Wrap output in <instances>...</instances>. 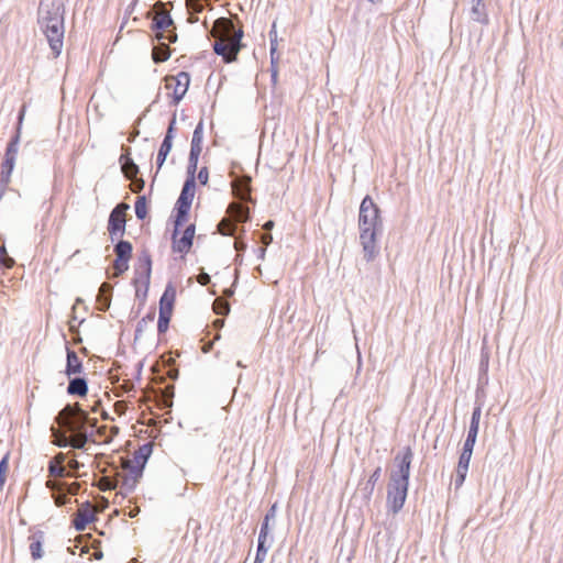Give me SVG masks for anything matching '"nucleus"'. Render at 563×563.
<instances>
[{"label": "nucleus", "instance_id": "2eb2a0df", "mask_svg": "<svg viewBox=\"0 0 563 563\" xmlns=\"http://www.w3.org/2000/svg\"><path fill=\"white\" fill-rule=\"evenodd\" d=\"M82 506L86 510L75 514L71 519V527L76 531H84L91 522L97 520L96 514L89 509L90 503L86 500Z\"/></svg>", "mask_w": 563, "mask_h": 563}, {"label": "nucleus", "instance_id": "e433bc0d", "mask_svg": "<svg viewBox=\"0 0 563 563\" xmlns=\"http://www.w3.org/2000/svg\"><path fill=\"white\" fill-rule=\"evenodd\" d=\"M173 313L158 312L157 333L165 334L169 328Z\"/></svg>", "mask_w": 563, "mask_h": 563}, {"label": "nucleus", "instance_id": "423d86ee", "mask_svg": "<svg viewBox=\"0 0 563 563\" xmlns=\"http://www.w3.org/2000/svg\"><path fill=\"white\" fill-rule=\"evenodd\" d=\"M24 113H25V107H22L18 113V122L15 125V131H14L13 135L10 137V141H9L5 152H4V156H3L4 178H7L8 175H12V172L15 166L19 145H20V141H21V131H22Z\"/></svg>", "mask_w": 563, "mask_h": 563}, {"label": "nucleus", "instance_id": "f257e3e1", "mask_svg": "<svg viewBox=\"0 0 563 563\" xmlns=\"http://www.w3.org/2000/svg\"><path fill=\"white\" fill-rule=\"evenodd\" d=\"M383 229L384 223L379 206L373 200L372 196H364L358 209V231L360 243L367 263L373 262L379 254L378 235L382 234Z\"/></svg>", "mask_w": 563, "mask_h": 563}, {"label": "nucleus", "instance_id": "c85d7f7f", "mask_svg": "<svg viewBox=\"0 0 563 563\" xmlns=\"http://www.w3.org/2000/svg\"><path fill=\"white\" fill-rule=\"evenodd\" d=\"M153 453V444L151 442L143 443L137 451H135L133 455V462H139L140 464H144L146 466L147 461L150 460Z\"/></svg>", "mask_w": 563, "mask_h": 563}, {"label": "nucleus", "instance_id": "4468645a", "mask_svg": "<svg viewBox=\"0 0 563 563\" xmlns=\"http://www.w3.org/2000/svg\"><path fill=\"white\" fill-rule=\"evenodd\" d=\"M145 470V465L139 462H133L128 467V475L121 481V489L125 494L133 493L136 488V484L142 478Z\"/></svg>", "mask_w": 563, "mask_h": 563}, {"label": "nucleus", "instance_id": "9d476101", "mask_svg": "<svg viewBox=\"0 0 563 563\" xmlns=\"http://www.w3.org/2000/svg\"><path fill=\"white\" fill-rule=\"evenodd\" d=\"M412 459L413 452L409 445L398 451L394 457L395 470L391 471L390 478L409 483Z\"/></svg>", "mask_w": 563, "mask_h": 563}, {"label": "nucleus", "instance_id": "864d4df0", "mask_svg": "<svg viewBox=\"0 0 563 563\" xmlns=\"http://www.w3.org/2000/svg\"><path fill=\"white\" fill-rule=\"evenodd\" d=\"M11 175H8L7 178H4V169H3V162L1 163V173H0V200L2 199L7 187L10 183Z\"/></svg>", "mask_w": 563, "mask_h": 563}, {"label": "nucleus", "instance_id": "4be33fe9", "mask_svg": "<svg viewBox=\"0 0 563 563\" xmlns=\"http://www.w3.org/2000/svg\"><path fill=\"white\" fill-rule=\"evenodd\" d=\"M471 19L483 25L489 24V16L484 0H472Z\"/></svg>", "mask_w": 563, "mask_h": 563}, {"label": "nucleus", "instance_id": "09e8293b", "mask_svg": "<svg viewBox=\"0 0 563 563\" xmlns=\"http://www.w3.org/2000/svg\"><path fill=\"white\" fill-rule=\"evenodd\" d=\"M477 433H474V432H468L467 431V434H466V438L464 440V443H463V446L462 449H466L467 451H474V446L476 444V440H477Z\"/></svg>", "mask_w": 563, "mask_h": 563}, {"label": "nucleus", "instance_id": "5701e85b", "mask_svg": "<svg viewBox=\"0 0 563 563\" xmlns=\"http://www.w3.org/2000/svg\"><path fill=\"white\" fill-rule=\"evenodd\" d=\"M233 192L236 199L240 202H252L254 203L251 197V179L246 178L240 181H235L233 185Z\"/></svg>", "mask_w": 563, "mask_h": 563}, {"label": "nucleus", "instance_id": "338daca9", "mask_svg": "<svg viewBox=\"0 0 563 563\" xmlns=\"http://www.w3.org/2000/svg\"><path fill=\"white\" fill-rule=\"evenodd\" d=\"M142 369H143V361H140V362H137V364L135 365V379H136V380H140V379H141Z\"/></svg>", "mask_w": 563, "mask_h": 563}, {"label": "nucleus", "instance_id": "a19ab883", "mask_svg": "<svg viewBox=\"0 0 563 563\" xmlns=\"http://www.w3.org/2000/svg\"><path fill=\"white\" fill-rule=\"evenodd\" d=\"M488 368H489V352L485 346H483L481 350L478 372H483V373L488 372Z\"/></svg>", "mask_w": 563, "mask_h": 563}, {"label": "nucleus", "instance_id": "4c0bfd02", "mask_svg": "<svg viewBox=\"0 0 563 563\" xmlns=\"http://www.w3.org/2000/svg\"><path fill=\"white\" fill-rule=\"evenodd\" d=\"M53 499L57 507H64L71 503L70 494L64 489L53 493Z\"/></svg>", "mask_w": 563, "mask_h": 563}, {"label": "nucleus", "instance_id": "ddd939ff", "mask_svg": "<svg viewBox=\"0 0 563 563\" xmlns=\"http://www.w3.org/2000/svg\"><path fill=\"white\" fill-rule=\"evenodd\" d=\"M174 25V20L169 13H159L151 23V30L157 40H166L169 43L177 42V33L169 30Z\"/></svg>", "mask_w": 563, "mask_h": 563}, {"label": "nucleus", "instance_id": "f704fd0d", "mask_svg": "<svg viewBox=\"0 0 563 563\" xmlns=\"http://www.w3.org/2000/svg\"><path fill=\"white\" fill-rule=\"evenodd\" d=\"M203 126V119L201 118L194 129L190 146L202 148Z\"/></svg>", "mask_w": 563, "mask_h": 563}, {"label": "nucleus", "instance_id": "79ce46f5", "mask_svg": "<svg viewBox=\"0 0 563 563\" xmlns=\"http://www.w3.org/2000/svg\"><path fill=\"white\" fill-rule=\"evenodd\" d=\"M176 123H177L176 111H174L172 117H170V119H169V122H168V125H167V129H166L164 137L170 139V140L175 139L176 131H177Z\"/></svg>", "mask_w": 563, "mask_h": 563}, {"label": "nucleus", "instance_id": "13d9d810", "mask_svg": "<svg viewBox=\"0 0 563 563\" xmlns=\"http://www.w3.org/2000/svg\"><path fill=\"white\" fill-rule=\"evenodd\" d=\"M197 170H198V165L188 163L187 164L186 179L185 180H190L192 183H197L196 181Z\"/></svg>", "mask_w": 563, "mask_h": 563}, {"label": "nucleus", "instance_id": "8fccbe9b", "mask_svg": "<svg viewBox=\"0 0 563 563\" xmlns=\"http://www.w3.org/2000/svg\"><path fill=\"white\" fill-rule=\"evenodd\" d=\"M488 372H478L476 397H478L479 393L483 391L484 387L488 385Z\"/></svg>", "mask_w": 563, "mask_h": 563}, {"label": "nucleus", "instance_id": "7c9ffc66", "mask_svg": "<svg viewBox=\"0 0 563 563\" xmlns=\"http://www.w3.org/2000/svg\"><path fill=\"white\" fill-rule=\"evenodd\" d=\"M212 48H213L214 54H217L218 56H221L222 60L225 64L235 62V56H232V54H230L228 46L223 41L214 42L212 44Z\"/></svg>", "mask_w": 563, "mask_h": 563}, {"label": "nucleus", "instance_id": "aec40b11", "mask_svg": "<svg viewBox=\"0 0 563 563\" xmlns=\"http://www.w3.org/2000/svg\"><path fill=\"white\" fill-rule=\"evenodd\" d=\"M88 390V379L85 376H70L66 389L69 396L85 397L87 396Z\"/></svg>", "mask_w": 563, "mask_h": 563}, {"label": "nucleus", "instance_id": "69168bd1", "mask_svg": "<svg viewBox=\"0 0 563 563\" xmlns=\"http://www.w3.org/2000/svg\"><path fill=\"white\" fill-rule=\"evenodd\" d=\"M133 186H134L133 191L139 192V191L143 190V188L145 186V181L143 178H139V179H136V181L134 183Z\"/></svg>", "mask_w": 563, "mask_h": 563}, {"label": "nucleus", "instance_id": "473e14b6", "mask_svg": "<svg viewBox=\"0 0 563 563\" xmlns=\"http://www.w3.org/2000/svg\"><path fill=\"white\" fill-rule=\"evenodd\" d=\"M481 416H482V404L475 402V406L472 410L470 426H468V432H474L478 434L479 431V422H481Z\"/></svg>", "mask_w": 563, "mask_h": 563}, {"label": "nucleus", "instance_id": "bb28decb", "mask_svg": "<svg viewBox=\"0 0 563 563\" xmlns=\"http://www.w3.org/2000/svg\"><path fill=\"white\" fill-rule=\"evenodd\" d=\"M273 541L274 537H271V540L257 539L256 553L253 563H263L265 561Z\"/></svg>", "mask_w": 563, "mask_h": 563}, {"label": "nucleus", "instance_id": "de8ad7c7", "mask_svg": "<svg viewBox=\"0 0 563 563\" xmlns=\"http://www.w3.org/2000/svg\"><path fill=\"white\" fill-rule=\"evenodd\" d=\"M467 472H468V468L456 467L455 478H454L455 488H459L464 484L466 476H467Z\"/></svg>", "mask_w": 563, "mask_h": 563}, {"label": "nucleus", "instance_id": "72a5a7b5", "mask_svg": "<svg viewBox=\"0 0 563 563\" xmlns=\"http://www.w3.org/2000/svg\"><path fill=\"white\" fill-rule=\"evenodd\" d=\"M51 430L55 437V440L53 441V443L56 446L63 448V449L70 446L71 439H70V435L66 431L60 432L57 429H55L54 427H52Z\"/></svg>", "mask_w": 563, "mask_h": 563}, {"label": "nucleus", "instance_id": "9b49d317", "mask_svg": "<svg viewBox=\"0 0 563 563\" xmlns=\"http://www.w3.org/2000/svg\"><path fill=\"white\" fill-rule=\"evenodd\" d=\"M115 258L113 261V271L115 276H121L130 268V261L133 255V245L130 241L118 239L113 245Z\"/></svg>", "mask_w": 563, "mask_h": 563}, {"label": "nucleus", "instance_id": "39448f33", "mask_svg": "<svg viewBox=\"0 0 563 563\" xmlns=\"http://www.w3.org/2000/svg\"><path fill=\"white\" fill-rule=\"evenodd\" d=\"M173 222V232H172V250L174 253L187 254L189 253L195 239L196 225L194 223L188 224L184 232L181 229L184 225L177 224V217H170Z\"/></svg>", "mask_w": 563, "mask_h": 563}, {"label": "nucleus", "instance_id": "1a4fd4ad", "mask_svg": "<svg viewBox=\"0 0 563 563\" xmlns=\"http://www.w3.org/2000/svg\"><path fill=\"white\" fill-rule=\"evenodd\" d=\"M130 205L125 202L118 203L110 212L108 218V232L112 242L122 238L126 230L125 213Z\"/></svg>", "mask_w": 563, "mask_h": 563}, {"label": "nucleus", "instance_id": "bf43d9fd", "mask_svg": "<svg viewBox=\"0 0 563 563\" xmlns=\"http://www.w3.org/2000/svg\"><path fill=\"white\" fill-rule=\"evenodd\" d=\"M71 439V444L70 446L76 449V450H86V445L87 443L79 437H70Z\"/></svg>", "mask_w": 563, "mask_h": 563}, {"label": "nucleus", "instance_id": "cd10ccee", "mask_svg": "<svg viewBox=\"0 0 563 563\" xmlns=\"http://www.w3.org/2000/svg\"><path fill=\"white\" fill-rule=\"evenodd\" d=\"M134 211L137 220L143 221L148 216V199L146 195H140L134 202Z\"/></svg>", "mask_w": 563, "mask_h": 563}, {"label": "nucleus", "instance_id": "0eeeda50", "mask_svg": "<svg viewBox=\"0 0 563 563\" xmlns=\"http://www.w3.org/2000/svg\"><path fill=\"white\" fill-rule=\"evenodd\" d=\"M409 483L389 478L387 485L386 507L388 512L397 515L407 500Z\"/></svg>", "mask_w": 563, "mask_h": 563}, {"label": "nucleus", "instance_id": "774afa93", "mask_svg": "<svg viewBox=\"0 0 563 563\" xmlns=\"http://www.w3.org/2000/svg\"><path fill=\"white\" fill-rule=\"evenodd\" d=\"M268 35H269V42L273 41V40L275 42H278L277 41V31H276V23L275 22L273 23L272 29L268 32Z\"/></svg>", "mask_w": 563, "mask_h": 563}, {"label": "nucleus", "instance_id": "3c124183", "mask_svg": "<svg viewBox=\"0 0 563 563\" xmlns=\"http://www.w3.org/2000/svg\"><path fill=\"white\" fill-rule=\"evenodd\" d=\"M135 298L140 301L141 306H144L147 299L148 289L146 286L134 287Z\"/></svg>", "mask_w": 563, "mask_h": 563}, {"label": "nucleus", "instance_id": "58836bf2", "mask_svg": "<svg viewBox=\"0 0 563 563\" xmlns=\"http://www.w3.org/2000/svg\"><path fill=\"white\" fill-rule=\"evenodd\" d=\"M14 264V260L9 256L7 247L3 244L0 246V268H11Z\"/></svg>", "mask_w": 563, "mask_h": 563}, {"label": "nucleus", "instance_id": "a878e982", "mask_svg": "<svg viewBox=\"0 0 563 563\" xmlns=\"http://www.w3.org/2000/svg\"><path fill=\"white\" fill-rule=\"evenodd\" d=\"M243 36V29H239L235 31L234 36L227 44L230 54H232V56H235V62L238 60V55L240 51L244 47V44L242 43Z\"/></svg>", "mask_w": 563, "mask_h": 563}, {"label": "nucleus", "instance_id": "20e7f679", "mask_svg": "<svg viewBox=\"0 0 563 563\" xmlns=\"http://www.w3.org/2000/svg\"><path fill=\"white\" fill-rule=\"evenodd\" d=\"M197 183L185 180L173 208L170 217H177V224L185 225L189 219L191 205L196 194Z\"/></svg>", "mask_w": 563, "mask_h": 563}, {"label": "nucleus", "instance_id": "412c9836", "mask_svg": "<svg viewBox=\"0 0 563 563\" xmlns=\"http://www.w3.org/2000/svg\"><path fill=\"white\" fill-rule=\"evenodd\" d=\"M113 294V287L109 283H102L97 294V308L100 311H107L110 308Z\"/></svg>", "mask_w": 563, "mask_h": 563}, {"label": "nucleus", "instance_id": "6e6d98bb", "mask_svg": "<svg viewBox=\"0 0 563 563\" xmlns=\"http://www.w3.org/2000/svg\"><path fill=\"white\" fill-rule=\"evenodd\" d=\"M47 471H48L49 475H52V476H64L65 475L64 468L56 465L54 461L48 462Z\"/></svg>", "mask_w": 563, "mask_h": 563}, {"label": "nucleus", "instance_id": "603ef678", "mask_svg": "<svg viewBox=\"0 0 563 563\" xmlns=\"http://www.w3.org/2000/svg\"><path fill=\"white\" fill-rule=\"evenodd\" d=\"M10 452L8 451L0 460V478L7 479L9 468Z\"/></svg>", "mask_w": 563, "mask_h": 563}, {"label": "nucleus", "instance_id": "dca6fc26", "mask_svg": "<svg viewBox=\"0 0 563 563\" xmlns=\"http://www.w3.org/2000/svg\"><path fill=\"white\" fill-rule=\"evenodd\" d=\"M176 296L177 291L174 283L172 280L167 282L165 289L158 301V312L173 313Z\"/></svg>", "mask_w": 563, "mask_h": 563}, {"label": "nucleus", "instance_id": "c03bdc74", "mask_svg": "<svg viewBox=\"0 0 563 563\" xmlns=\"http://www.w3.org/2000/svg\"><path fill=\"white\" fill-rule=\"evenodd\" d=\"M269 59H271L269 66H278V62H279L278 42H275L274 40L271 41V44H269Z\"/></svg>", "mask_w": 563, "mask_h": 563}, {"label": "nucleus", "instance_id": "37998d69", "mask_svg": "<svg viewBox=\"0 0 563 563\" xmlns=\"http://www.w3.org/2000/svg\"><path fill=\"white\" fill-rule=\"evenodd\" d=\"M273 527L274 526L271 522L263 519L261 522V528H260V533H258L257 539L271 540V537H273L271 534V530Z\"/></svg>", "mask_w": 563, "mask_h": 563}, {"label": "nucleus", "instance_id": "f03ea898", "mask_svg": "<svg viewBox=\"0 0 563 563\" xmlns=\"http://www.w3.org/2000/svg\"><path fill=\"white\" fill-rule=\"evenodd\" d=\"M37 22L55 57L63 49L65 34V5L63 0H41Z\"/></svg>", "mask_w": 563, "mask_h": 563}, {"label": "nucleus", "instance_id": "2f4dec72", "mask_svg": "<svg viewBox=\"0 0 563 563\" xmlns=\"http://www.w3.org/2000/svg\"><path fill=\"white\" fill-rule=\"evenodd\" d=\"M172 55L169 47L166 44H159L153 49V60L155 64L166 62Z\"/></svg>", "mask_w": 563, "mask_h": 563}, {"label": "nucleus", "instance_id": "4d7b16f0", "mask_svg": "<svg viewBox=\"0 0 563 563\" xmlns=\"http://www.w3.org/2000/svg\"><path fill=\"white\" fill-rule=\"evenodd\" d=\"M200 183V185L206 186L209 181V169L207 166H203L199 169L198 175H196V180Z\"/></svg>", "mask_w": 563, "mask_h": 563}, {"label": "nucleus", "instance_id": "c756f323", "mask_svg": "<svg viewBox=\"0 0 563 563\" xmlns=\"http://www.w3.org/2000/svg\"><path fill=\"white\" fill-rule=\"evenodd\" d=\"M155 319V308L152 307L146 314L137 322L134 331V342H136L148 323H152Z\"/></svg>", "mask_w": 563, "mask_h": 563}, {"label": "nucleus", "instance_id": "f3484780", "mask_svg": "<svg viewBox=\"0 0 563 563\" xmlns=\"http://www.w3.org/2000/svg\"><path fill=\"white\" fill-rule=\"evenodd\" d=\"M119 163L126 179H133L140 173V167L131 156V148L123 147V153L120 155Z\"/></svg>", "mask_w": 563, "mask_h": 563}, {"label": "nucleus", "instance_id": "49530a36", "mask_svg": "<svg viewBox=\"0 0 563 563\" xmlns=\"http://www.w3.org/2000/svg\"><path fill=\"white\" fill-rule=\"evenodd\" d=\"M278 510V501H275L271 505L267 511L264 515V520L271 522L273 526L276 523V515Z\"/></svg>", "mask_w": 563, "mask_h": 563}, {"label": "nucleus", "instance_id": "f8f14e48", "mask_svg": "<svg viewBox=\"0 0 563 563\" xmlns=\"http://www.w3.org/2000/svg\"><path fill=\"white\" fill-rule=\"evenodd\" d=\"M191 81V76L188 71L181 70L176 76L166 77V88L173 89L170 95V104L178 106L186 96Z\"/></svg>", "mask_w": 563, "mask_h": 563}, {"label": "nucleus", "instance_id": "a18cd8bd", "mask_svg": "<svg viewBox=\"0 0 563 563\" xmlns=\"http://www.w3.org/2000/svg\"><path fill=\"white\" fill-rule=\"evenodd\" d=\"M147 111H148V109L145 112H143V114L135 120V122H134V124L132 126V130L130 132V135L128 137V141L130 143L135 142L136 137L140 135L139 125L141 124L143 118L146 115Z\"/></svg>", "mask_w": 563, "mask_h": 563}, {"label": "nucleus", "instance_id": "ea45409f", "mask_svg": "<svg viewBox=\"0 0 563 563\" xmlns=\"http://www.w3.org/2000/svg\"><path fill=\"white\" fill-rule=\"evenodd\" d=\"M472 455H473L472 451H467L466 449H462L461 452H460V456H459V461H457V466L456 467L468 468L471 460H472Z\"/></svg>", "mask_w": 563, "mask_h": 563}, {"label": "nucleus", "instance_id": "e2e57ef3", "mask_svg": "<svg viewBox=\"0 0 563 563\" xmlns=\"http://www.w3.org/2000/svg\"><path fill=\"white\" fill-rule=\"evenodd\" d=\"M76 320H77V316L75 314V307H73L71 320H69V322H68L69 331L73 334L78 333V327L74 323V321H76Z\"/></svg>", "mask_w": 563, "mask_h": 563}, {"label": "nucleus", "instance_id": "680f3d73", "mask_svg": "<svg viewBox=\"0 0 563 563\" xmlns=\"http://www.w3.org/2000/svg\"><path fill=\"white\" fill-rule=\"evenodd\" d=\"M271 82L275 87L278 82V66H269Z\"/></svg>", "mask_w": 563, "mask_h": 563}, {"label": "nucleus", "instance_id": "5fc2aeb1", "mask_svg": "<svg viewBox=\"0 0 563 563\" xmlns=\"http://www.w3.org/2000/svg\"><path fill=\"white\" fill-rule=\"evenodd\" d=\"M202 148L190 146L188 163L198 165Z\"/></svg>", "mask_w": 563, "mask_h": 563}, {"label": "nucleus", "instance_id": "a211bd4d", "mask_svg": "<svg viewBox=\"0 0 563 563\" xmlns=\"http://www.w3.org/2000/svg\"><path fill=\"white\" fill-rule=\"evenodd\" d=\"M382 472V466L377 465L376 468L369 475L364 486L361 488L362 501L365 506H369L375 489V485L379 481Z\"/></svg>", "mask_w": 563, "mask_h": 563}, {"label": "nucleus", "instance_id": "6e6552de", "mask_svg": "<svg viewBox=\"0 0 563 563\" xmlns=\"http://www.w3.org/2000/svg\"><path fill=\"white\" fill-rule=\"evenodd\" d=\"M153 260L148 250H142L134 264L133 278L131 284L133 287L146 286L150 288L152 276Z\"/></svg>", "mask_w": 563, "mask_h": 563}, {"label": "nucleus", "instance_id": "0e129e2a", "mask_svg": "<svg viewBox=\"0 0 563 563\" xmlns=\"http://www.w3.org/2000/svg\"><path fill=\"white\" fill-rule=\"evenodd\" d=\"M166 374L168 375V377L170 379H177L178 378V369L173 364L168 365Z\"/></svg>", "mask_w": 563, "mask_h": 563}, {"label": "nucleus", "instance_id": "7ed1b4c3", "mask_svg": "<svg viewBox=\"0 0 563 563\" xmlns=\"http://www.w3.org/2000/svg\"><path fill=\"white\" fill-rule=\"evenodd\" d=\"M70 437H77L88 427V413L80 405H66L55 418Z\"/></svg>", "mask_w": 563, "mask_h": 563}, {"label": "nucleus", "instance_id": "c9c22d12", "mask_svg": "<svg viewBox=\"0 0 563 563\" xmlns=\"http://www.w3.org/2000/svg\"><path fill=\"white\" fill-rule=\"evenodd\" d=\"M249 203L250 202H240L236 211V218L240 223H245L252 219V210Z\"/></svg>", "mask_w": 563, "mask_h": 563}, {"label": "nucleus", "instance_id": "b1692460", "mask_svg": "<svg viewBox=\"0 0 563 563\" xmlns=\"http://www.w3.org/2000/svg\"><path fill=\"white\" fill-rule=\"evenodd\" d=\"M173 142H174V140L166 139V137L163 139V141L159 145L157 155H156V173H155V175H157L158 172L161 170V168L164 166V164L167 159V156L169 155V153L173 148ZM155 177L156 176H154L153 180H155ZM152 184H154V181H152ZM151 188H153V185H151Z\"/></svg>", "mask_w": 563, "mask_h": 563}, {"label": "nucleus", "instance_id": "393cba45", "mask_svg": "<svg viewBox=\"0 0 563 563\" xmlns=\"http://www.w3.org/2000/svg\"><path fill=\"white\" fill-rule=\"evenodd\" d=\"M44 532L37 530L32 534V542L30 544V553L34 561L40 560L44 555L43 543H44Z\"/></svg>", "mask_w": 563, "mask_h": 563}, {"label": "nucleus", "instance_id": "052dcab7", "mask_svg": "<svg viewBox=\"0 0 563 563\" xmlns=\"http://www.w3.org/2000/svg\"><path fill=\"white\" fill-rule=\"evenodd\" d=\"M95 431L92 429L86 428L84 432H81L78 437L81 438L86 443L92 441Z\"/></svg>", "mask_w": 563, "mask_h": 563}, {"label": "nucleus", "instance_id": "6ab92c4d", "mask_svg": "<svg viewBox=\"0 0 563 563\" xmlns=\"http://www.w3.org/2000/svg\"><path fill=\"white\" fill-rule=\"evenodd\" d=\"M84 364L77 353L66 345V366L64 373L70 378V376L82 373Z\"/></svg>", "mask_w": 563, "mask_h": 563}]
</instances>
